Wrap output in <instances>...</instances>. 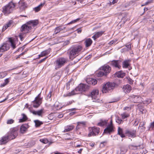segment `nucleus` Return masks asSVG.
Returning <instances> with one entry per match:
<instances>
[{"instance_id": "412c9836", "label": "nucleus", "mask_w": 154, "mask_h": 154, "mask_svg": "<svg viewBox=\"0 0 154 154\" xmlns=\"http://www.w3.org/2000/svg\"><path fill=\"white\" fill-rule=\"evenodd\" d=\"M122 89L124 92L126 93L130 92L131 90V88L130 85H127L123 86Z\"/></svg>"}, {"instance_id": "4c0bfd02", "label": "nucleus", "mask_w": 154, "mask_h": 154, "mask_svg": "<svg viewBox=\"0 0 154 154\" xmlns=\"http://www.w3.org/2000/svg\"><path fill=\"white\" fill-rule=\"evenodd\" d=\"M9 82V78H7L5 79L4 82L0 85V87H2L5 86Z\"/></svg>"}, {"instance_id": "39448f33", "label": "nucleus", "mask_w": 154, "mask_h": 154, "mask_svg": "<svg viewBox=\"0 0 154 154\" xmlns=\"http://www.w3.org/2000/svg\"><path fill=\"white\" fill-rule=\"evenodd\" d=\"M117 86L114 82H108L103 86L102 91L103 93H108L111 92Z\"/></svg>"}, {"instance_id": "c9c22d12", "label": "nucleus", "mask_w": 154, "mask_h": 154, "mask_svg": "<svg viewBox=\"0 0 154 154\" xmlns=\"http://www.w3.org/2000/svg\"><path fill=\"white\" fill-rule=\"evenodd\" d=\"M127 148L125 147H122L120 149V154H124L127 151Z\"/></svg>"}, {"instance_id": "393cba45", "label": "nucleus", "mask_w": 154, "mask_h": 154, "mask_svg": "<svg viewBox=\"0 0 154 154\" xmlns=\"http://www.w3.org/2000/svg\"><path fill=\"white\" fill-rule=\"evenodd\" d=\"M118 134L122 138L125 137V135L123 133V129L120 127H118Z\"/></svg>"}, {"instance_id": "e2e57ef3", "label": "nucleus", "mask_w": 154, "mask_h": 154, "mask_svg": "<svg viewBox=\"0 0 154 154\" xmlns=\"http://www.w3.org/2000/svg\"><path fill=\"white\" fill-rule=\"evenodd\" d=\"M5 76L4 73L3 72L0 73V78H3Z\"/></svg>"}, {"instance_id": "a211bd4d", "label": "nucleus", "mask_w": 154, "mask_h": 154, "mask_svg": "<svg viewBox=\"0 0 154 154\" xmlns=\"http://www.w3.org/2000/svg\"><path fill=\"white\" fill-rule=\"evenodd\" d=\"M65 27L63 26H59L56 27L54 29V33L53 34V35H54L57 34L59 32L65 29Z\"/></svg>"}, {"instance_id": "f704fd0d", "label": "nucleus", "mask_w": 154, "mask_h": 154, "mask_svg": "<svg viewBox=\"0 0 154 154\" xmlns=\"http://www.w3.org/2000/svg\"><path fill=\"white\" fill-rule=\"evenodd\" d=\"M131 49V44H129L126 46V47L124 49L121 50V52H123V51H129Z\"/></svg>"}, {"instance_id": "5fc2aeb1", "label": "nucleus", "mask_w": 154, "mask_h": 154, "mask_svg": "<svg viewBox=\"0 0 154 154\" xmlns=\"http://www.w3.org/2000/svg\"><path fill=\"white\" fill-rule=\"evenodd\" d=\"M12 22L11 21H10L6 24L7 26L9 27L11 26V24H12Z\"/></svg>"}, {"instance_id": "603ef678", "label": "nucleus", "mask_w": 154, "mask_h": 154, "mask_svg": "<svg viewBox=\"0 0 154 154\" xmlns=\"http://www.w3.org/2000/svg\"><path fill=\"white\" fill-rule=\"evenodd\" d=\"M152 2V0H148L144 4V5H147Z\"/></svg>"}, {"instance_id": "6e6552de", "label": "nucleus", "mask_w": 154, "mask_h": 154, "mask_svg": "<svg viewBox=\"0 0 154 154\" xmlns=\"http://www.w3.org/2000/svg\"><path fill=\"white\" fill-rule=\"evenodd\" d=\"M41 93L35 97L34 100L32 101L33 106L34 108L38 107L42 103V98L40 97Z\"/></svg>"}, {"instance_id": "13d9d810", "label": "nucleus", "mask_w": 154, "mask_h": 154, "mask_svg": "<svg viewBox=\"0 0 154 154\" xmlns=\"http://www.w3.org/2000/svg\"><path fill=\"white\" fill-rule=\"evenodd\" d=\"M8 27H7V25H6V24H5V25L3 27V28L2 29V31H4L5 30L8 28Z\"/></svg>"}, {"instance_id": "9b49d317", "label": "nucleus", "mask_w": 154, "mask_h": 154, "mask_svg": "<svg viewBox=\"0 0 154 154\" xmlns=\"http://www.w3.org/2000/svg\"><path fill=\"white\" fill-rule=\"evenodd\" d=\"M88 87L86 85L80 84L75 88V90L78 91H85L88 89Z\"/></svg>"}, {"instance_id": "a878e982", "label": "nucleus", "mask_w": 154, "mask_h": 154, "mask_svg": "<svg viewBox=\"0 0 154 154\" xmlns=\"http://www.w3.org/2000/svg\"><path fill=\"white\" fill-rule=\"evenodd\" d=\"M130 61L129 60H124L122 63V67L123 68H127L130 65Z\"/></svg>"}, {"instance_id": "680f3d73", "label": "nucleus", "mask_w": 154, "mask_h": 154, "mask_svg": "<svg viewBox=\"0 0 154 154\" xmlns=\"http://www.w3.org/2000/svg\"><path fill=\"white\" fill-rule=\"evenodd\" d=\"M145 122H143L142 124H140V125L139 126V128L140 127H142L143 128H145L144 127V125H145Z\"/></svg>"}, {"instance_id": "a18cd8bd", "label": "nucleus", "mask_w": 154, "mask_h": 154, "mask_svg": "<svg viewBox=\"0 0 154 154\" xmlns=\"http://www.w3.org/2000/svg\"><path fill=\"white\" fill-rule=\"evenodd\" d=\"M151 102V99H148L146 100H145L143 102V103L146 104L148 105Z\"/></svg>"}, {"instance_id": "37998d69", "label": "nucleus", "mask_w": 154, "mask_h": 154, "mask_svg": "<svg viewBox=\"0 0 154 154\" xmlns=\"http://www.w3.org/2000/svg\"><path fill=\"white\" fill-rule=\"evenodd\" d=\"M116 122L120 124L123 123V121L119 117H118L116 120Z\"/></svg>"}, {"instance_id": "49530a36", "label": "nucleus", "mask_w": 154, "mask_h": 154, "mask_svg": "<svg viewBox=\"0 0 154 154\" xmlns=\"http://www.w3.org/2000/svg\"><path fill=\"white\" fill-rule=\"evenodd\" d=\"M149 42V43L148 44L147 46V48L150 49L152 47L153 42L152 41H150Z\"/></svg>"}, {"instance_id": "e433bc0d", "label": "nucleus", "mask_w": 154, "mask_h": 154, "mask_svg": "<svg viewBox=\"0 0 154 154\" xmlns=\"http://www.w3.org/2000/svg\"><path fill=\"white\" fill-rule=\"evenodd\" d=\"M50 49L43 51L41 53V55L43 56L48 55L50 53Z\"/></svg>"}, {"instance_id": "1a4fd4ad", "label": "nucleus", "mask_w": 154, "mask_h": 154, "mask_svg": "<svg viewBox=\"0 0 154 154\" xmlns=\"http://www.w3.org/2000/svg\"><path fill=\"white\" fill-rule=\"evenodd\" d=\"M99 91L97 89H94L88 95V97H91L92 99H96L99 97Z\"/></svg>"}, {"instance_id": "58836bf2", "label": "nucleus", "mask_w": 154, "mask_h": 154, "mask_svg": "<svg viewBox=\"0 0 154 154\" xmlns=\"http://www.w3.org/2000/svg\"><path fill=\"white\" fill-rule=\"evenodd\" d=\"M122 118L123 119L129 117V114L126 113V112H124L122 114H121Z\"/></svg>"}, {"instance_id": "c85d7f7f", "label": "nucleus", "mask_w": 154, "mask_h": 154, "mask_svg": "<svg viewBox=\"0 0 154 154\" xmlns=\"http://www.w3.org/2000/svg\"><path fill=\"white\" fill-rule=\"evenodd\" d=\"M74 127L73 125L67 126L66 127L65 130L63 131V132L65 133L70 131L72 130L73 129Z\"/></svg>"}, {"instance_id": "aec40b11", "label": "nucleus", "mask_w": 154, "mask_h": 154, "mask_svg": "<svg viewBox=\"0 0 154 154\" xmlns=\"http://www.w3.org/2000/svg\"><path fill=\"white\" fill-rule=\"evenodd\" d=\"M115 76L118 78H123L125 75V73L122 71L121 70L116 72L115 74Z\"/></svg>"}, {"instance_id": "f8f14e48", "label": "nucleus", "mask_w": 154, "mask_h": 154, "mask_svg": "<svg viewBox=\"0 0 154 154\" xmlns=\"http://www.w3.org/2000/svg\"><path fill=\"white\" fill-rule=\"evenodd\" d=\"M10 48L9 44L6 42H4L1 45L0 47V52L6 51Z\"/></svg>"}, {"instance_id": "052dcab7", "label": "nucleus", "mask_w": 154, "mask_h": 154, "mask_svg": "<svg viewBox=\"0 0 154 154\" xmlns=\"http://www.w3.org/2000/svg\"><path fill=\"white\" fill-rule=\"evenodd\" d=\"M47 57H45L44 58L41 60L39 62V63H42V62L44 61H45V60L47 58Z\"/></svg>"}, {"instance_id": "473e14b6", "label": "nucleus", "mask_w": 154, "mask_h": 154, "mask_svg": "<svg viewBox=\"0 0 154 154\" xmlns=\"http://www.w3.org/2000/svg\"><path fill=\"white\" fill-rule=\"evenodd\" d=\"M75 90V89L73 90L72 91L70 92H69V93L67 94H66V96H70L72 95H73L75 94H78V93L76 92H77Z\"/></svg>"}, {"instance_id": "4be33fe9", "label": "nucleus", "mask_w": 154, "mask_h": 154, "mask_svg": "<svg viewBox=\"0 0 154 154\" xmlns=\"http://www.w3.org/2000/svg\"><path fill=\"white\" fill-rule=\"evenodd\" d=\"M92 43V41L90 38H88L85 39V44L86 47L90 46Z\"/></svg>"}, {"instance_id": "6ab92c4d", "label": "nucleus", "mask_w": 154, "mask_h": 154, "mask_svg": "<svg viewBox=\"0 0 154 154\" xmlns=\"http://www.w3.org/2000/svg\"><path fill=\"white\" fill-rule=\"evenodd\" d=\"M29 126L28 124L23 125L20 128V132L21 133H24L26 131L27 129L29 127Z\"/></svg>"}, {"instance_id": "ea45409f", "label": "nucleus", "mask_w": 154, "mask_h": 154, "mask_svg": "<svg viewBox=\"0 0 154 154\" xmlns=\"http://www.w3.org/2000/svg\"><path fill=\"white\" fill-rule=\"evenodd\" d=\"M20 8L22 10H24L26 7V4L25 3H22L20 4Z\"/></svg>"}, {"instance_id": "bb28decb", "label": "nucleus", "mask_w": 154, "mask_h": 154, "mask_svg": "<svg viewBox=\"0 0 154 154\" xmlns=\"http://www.w3.org/2000/svg\"><path fill=\"white\" fill-rule=\"evenodd\" d=\"M108 120H100V122L98 123L97 125L101 126H103L104 125H106L108 123Z\"/></svg>"}, {"instance_id": "09e8293b", "label": "nucleus", "mask_w": 154, "mask_h": 154, "mask_svg": "<svg viewBox=\"0 0 154 154\" xmlns=\"http://www.w3.org/2000/svg\"><path fill=\"white\" fill-rule=\"evenodd\" d=\"M24 34H23V33H21L19 35V37L21 41H22L24 37L23 35Z\"/></svg>"}, {"instance_id": "a19ab883", "label": "nucleus", "mask_w": 154, "mask_h": 154, "mask_svg": "<svg viewBox=\"0 0 154 154\" xmlns=\"http://www.w3.org/2000/svg\"><path fill=\"white\" fill-rule=\"evenodd\" d=\"M14 122V120L12 119H9L7 120V124H13Z\"/></svg>"}, {"instance_id": "f3484780", "label": "nucleus", "mask_w": 154, "mask_h": 154, "mask_svg": "<svg viewBox=\"0 0 154 154\" xmlns=\"http://www.w3.org/2000/svg\"><path fill=\"white\" fill-rule=\"evenodd\" d=\"M110 64L112 66L119 69H120L121 67V66L119 64V60H113L111 62Z\"/></svg>"}, {"instance_id": "0e129e2a", "label": "nucleus", "mask_w": 154, "mask_h": 154, "mask_svg": "<svg viewBox=\"0 0 154 154\" xmlns=\"http://www.w3.org/2000/svg\"><path fill=\"white\" fill-rule=\"evenodd\" d=\"M138 108L139 110L144 107L141 105H138Z\"/></svg>"}, {"instance_id": "4468645a", "label": "nucleus", "mask_w": 154, "mask_h": 154, "mask_svg": "<svg viewBox=\"0 0 154 154\" xmlns=\"http://www.w3.org/2000/svg\"><path fill=\"white\" fill-rule=\"evenodd\" d=\"M101 68L102 70L106 74V76L107 74L110 72L111 70V67L107 64H105Z\"/></svg>"}, {"instance_id": "de8ad7c7", "label": "nucleus", "mask_w": 154, "mask_h": 154, "mask_svg": "<svg viewBox=\"0 0 154 154\" xmlns=\"http://www.w3.org/2000/svg\"><path fill=\"white\" fill-rule=\"evenodd\" d=\"M77 123H79L81 125V127H84L85 125L86 122H79Z\"/></svg>"}, {"instance_id": "79ce46f5", "label": "nucleus", "mask_w": 154, "mask_h": 154, "mask_svg": "<svg viewBox=\"0 0 154 154\" xmlns=\"http://www.w3.org/2000/svg\"><path fill=\"white\" fill-rule=\"evenodd\" d=\"M40 141L45 144L47 143L48 142V140L46 138L40 139Z\"/></svg>"}, {"instance_id": "6e6d98bb", "label": "nucleus", "mask_w": 154, "mask_h": 154, "mask_svg": "<svg viewBox=\"0 0 154 154\" xmlns=\"http://www.w3.org/2000/svg\"><path fill=\"white\" fill-rule=\"evenodd\" d=\"M128 82L131 85L133 84V81L131 78H129L128 79Z\"/></svg>"}, {"instance_id": "f03ea898", "label": "nucleus", "mask_w": 154, "mask_h": 154, "mask_svg": "<svg viewBox=\"0 0 154 154\" xmlns=\"http://www.w3.org/2000/svg\"><path fill=\"white\" fill-rule=\"evenodd\" d=\"M38 24L37 20H30L22 25L20 28V31L23 33H28L32 28H34Z\"/></svg>"}, {"instance_id": "423d86ee", "label": "nucleus", "mask_w": 154, "mask_h": 154, "mask_svg": "<svg viewBox=\"0 0 154 154\" xmlns=\"http://www.w3.org/2000/svg\"><path fill=\"white\" fill-rule=\"evenodd\" d=\"M68 61L67 58L61 57L58 58L56 63L55 69H57L63 66Z\"/></svg>"}, {"instance_id": "0eeeda50", "label": "nucleus", "mask_w": 154, "mask_h": 154, "mask_svg": "<svg viewBox=\"0 0 154 154\" xmlns=\"http://www.w3.org/2000/svg\"><path fill=\"white\" fill-rule=\"evenodd\" d=\"M100 128L98 127L94 126L90 128L89 132L88 134V136H94L97 135L100 132Z\"/></svg>"}, {"instance_id": "4d7b16f0", "label": "nucleus", "mask_w": 154, "mask_h": 154, "mask_svg": "<svg viewBox=\"0 0 154 154\" xmlns=\"http://www.w3.org/2000/svg\"><path fill=\"white\" fill-rule=\"evenodd\" d=\"M79 20V18L77 19L76 20H74L72 21L71 22H70V23H68V24H72V23H74L75 22H76L77 20Z\"/></svg>"}, {"instance_id": "cd10ccee", "label": "nucleus", "mask_w": 154, "mask_h": 154, "mask_svg": "<svg viewBox=\"0 0 154 154\" xmlns=\"http://www.w3.org/2000/svg\"><path fill=\"white\" fill-rule=\"evenodd\" d=\"M131 97L133 99V101L134 103H138L139 101V99H140V97H139L138 96L132 95L131 96Z\"/></svg>"}, {"instance_id": "3c124183", "label": "nucleus", "mask_w": 154, "mask_h": 154, "mask_svg": "<svg viewBox=\"0 0 154 154\" xmlns=\"http://www.w3.org/2000/svg\"><path fill=\"white\" fill-rule=\"evenodd\" d=\"M81 127V125L80 124H79V123H77V125L76 126V131H78V130L80 129V128Z\"/></svg>"}, {"instance_id": "b1692460", "label": "nucleus", "mask_w": 154, "mask_h": 154, "mask_svg": "<svg viewBox=\"0 0 154 154\" xmlns=\"http://www.w3.org/2000/svg\"><path fill=\"white\" fill-rule=\"evenodd\" d=\"M103 32L102 31L97 32L92 36V38L95 40L97 38L102 35Z\"/></svg>"}, {"instance_id": "ddd939ff", "label": "nucleus", "mask_w": 154, "mask_h": 154, "mask_svg": "<svg viewBox=\"0 0 154 154\" xmlns=\"http://www.w3.org/2000/svg\"><path fill=\"white\" fill-rule=\"evenodd\" d=\"M114 127H112L110 125H107L106 128L104 129L103 134H110L114 132Z\"/></svg>"}, {"instance_id": "2eb2a0df", "label": "nucleus", "mask_w": 154, "mask_h": 154, "mask_svg": "<svg viewBox=\"0 0 154 154\" xmlns=\"http://www.w3.org/2000/svg\"><path fill=\"white\" fill-rule=\"evenodd\" d=\"M44 109H42L40 110L35 111L33 110H30V112L32 113L34 115H37L38 116H42V114L43 113Z\"/></svg>"}, {"instance_id": "8fccbe9b", "label": "nucleus", "mask_w": 154, "mask_h": 154, "mask_svg": "<svg viewBox=\"0 0 154 154\" xmlns=\"http://www.w3.org/2000/svg\"><path fill=\"white\" fill-rule=\"evenodd\" d=\"M127 110L128 111H129L131 110V107H130L126 106L123 109L124 110Z\"/></svg>"}, {"instance_id": "72a5a7b5", "label": "nucleus", "mask_w": 154, "mask_h": 154, "mask_svg": "<svg viewBox=\"0 0 154 154\" xmlns=\"http://www.w3.org/2000/svg\"><path fill=\"white\" fill-rule=\"evenodd\" d=\"M9 41L11 44V46L14 49L16 48L15 45L14 43V40L11 38H9Z\"/></svg>"}, {"instance_id": "dca6fc26", "label": "nucleus", "mask_w": 154, "mask_h": 154, "mask_svg": "<svg viewBox=\"0 0 154 154\" xmlns=\"http://www.w3.org/2000/svg\"><path fill=\"white\" fill-rule=\"evenodd\" d=\"M86 81L88 84L94 85L96 84L97 82L96 79L92 78L87 79Z\"/></svg>"}, {"instance_id": "7c9ffc66", "label": "nucleus", "mask_w": 154, "mask_h": 154, "mask_svg": "<svg viewBox=\"0 0 154 154\" xmlns=\"http://www.w3.org/2000/svg\"><path fill=\"white\" fill-rule=\"evenodd\" d=\"M22 116L23 117L22 119H20L19 120V122H23L25 121L27 119V117L26 115L24 113L22 114Z\"/></svg>"}, {"instance_id": "5701e85b", "label": "nucleus", "mask_w": 154, "mask_h": 154, "mask_svg": "<svg viewBox=\"0 0 154 154\" xmlns=\"http://www.w3.org/2000/svg\"><path fill=\"white\" fill-rule=\"evenodd\" d=\"M46 2L44 1L43 2L41 3L38 6L35 7L34 8V10L36 12H37L39 11L41 8H42L45 3Z\"/></svg>"}, {"instance_id": "7ed1b4c3", "label": "nucleus", "mask_w": 154, "mask_h": 154, "mask_svg": "<svg viewBox=\"0 0 154 154\" xmlns=\"http://www.w3.org/2000/svg\"><path fill=\"white\" fill-rule=\"evenodd\" d=\"M82 47L81 45H76L71 47L69 49L67 53L69 54V58L72 60L76 56L78 55L82 49Z\"/></svg>"}, {"instance_id": "c03bdc74", "label": "nucleus", "mask_w": 154, "mask_h": 154, "mask_svg": "<svg viewBox=\"0 0 154 154\" xmlns=\"http://www.w3.org/2000/svg\"><path fill=\"white\" fill-rule=\"evenodd\" d=\"M98 75L100 76H102L103 75H105L106 76V74L104 72L100 71L98 72Z\"/></svg>"}, {"instance_id": "c756f323", "label": "nucleus", "mask_w": 154, "mask_h": 154, "mask_svg": "<svg viewBox=\"0 0 154 154\" xmlns=\"http://www.w3.org/2000/svg\"><path fill=\"white\" fill-rule=\"evenodd\" d=\"M35 124V126L36 127H39L41 125L43 124L42 122L38 120H36L34 121Z\"/></svg>"}, {"instance_id": "338daca9", "label": "nucleus", "mask_w": 154, "mask_h": 154, "mask_svg": "<svg viewBox=\"0 0 154 154\" xmlns=\"http://www.w3.org/2000/svg\"><path fill=\"white\" fill-rule=\"evenodd\" d=\"M116 42V41H114L113 40L109 42V44L110 45H111L113 44L114 43H115Z\"/></svg>"}, {"instance_id": "bf43d9fd", "label": "nucleus", "mask_w": 154, "mask_h": 154, "mask_svg": "<svg viewBox=\"0 0 154 154\" xmlns=\"http://www.w3.org/2000/svg\"><path fill=\"white\" fill-rule=\"evenodd\" d=\"M119 0H113L112 2H110V4H114L117 3Z\"/></svg>"}, {"instance_id": "2f4dec72", "label": "nucleus", "mask_w": 154, "mask_h": 154, "mask_svg": "<svg viewBox=\"0 0 154 154\" xmlns=\"http://www.w3.org/2000/svg\"><path fill=\"white\" fill-rule=\"evenodd\" d=\"M35 144V140H32L28 142L27 144L28 147H32Z\"/></svg>"}, {"instance_id": "864d4df0", "label": "nucleus", "mask_w": 154, "mask_h": 154, "mask_svg": "<svg viewBox=\"0 0 154 154\" xmlns=\"http://www.w3.org/2000/svg\"><path fill=\"white\" fill-rule=\"evenodd\" d=\"M51 93L52 92L51 91H50L49 93L47 95V99H50V98L51 97Z\"/></svg>"}, {"instance_id": "69168bd1", "label": "nucleus", "mask_w": 154, "mask_h": 154, "mask_svg": "<svg viewBox=\"0 0 154 154\" xmlns=\"http://www.w3.org/2000/svg\"><path fill=\"white\" fill-rule=\"evenodd\" d=\"M74 102L73 100H72L71 101H69V102H68L66 104V105H69L71 104L73 102Z\"/></svg>"}, {"instance_id": "20e7f679", "label": "nucleus", "mask_w": 154, "mask_h": 154, "mask_svg": "<svg viewBox=\"0 0 154 154\" xmlns=\"http://www.w3.org/2000/svg\"><path fill=\"white\" fill-rule=\"evenodd\" d=\"M16 6L15 4L11 2L2 8V12L6 15L12 12Z\"/></svg>"}, {"instance_id": "774afa93", "label": "nucleus", "mask_w": 154, "mask_h": 154, "mask_svg": "<svg viewBox=\"0 0 154 154\" xmlns=\"http://www.w3.org/2000/svg\"><path fill=\"white\" fill-rule=\"evenodd\" d=\"M150 125L151 127L152 128H153V127H154V121L153 122H152L151 123Z\"/></svg>"}, {"instance_id": "9d476101", "label": "nucleus", "mask_w": 154, "mask_h": 154, "mask_svg": "<svg viewBox=\"0 0 154 154\" xmlns=\"http://www.w3.org/2000/svg\"><path fill=\"white\" fill-rule=\"evenodd\" d=\"M136 130H129L128 129H126L125 131V134L128 137H134L136 136Z\"/></svg>"}, {"instance_id": "f257e3e1", "label": "nucleus", "mask_w": 154, "mask_h": 154, "mask_svg": "<svg viewBox=\"0 0 154 154\" xmlns=\"http://www.w3.org/2000/svg\"><path fill=\"white\" fill-rule=\"evenodd\" d=\"M17 131L16 128L11 129L8 133L2 137L0 140V144H5L9 140L14 139L17 135Z\"/></svg>"}]
</instances>
